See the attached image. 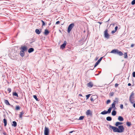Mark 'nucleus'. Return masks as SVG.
Segmentation results:
<instances>
[{"label":"nucleus","instance_id":"51","mask_svg":"<svg viewBox=\"0 0 135 135\" xmlns=\"http://www.w3.org/2000/svg\"><path fill=\"white\" fill-rule=\"evenodd\" d=\"M133 106L134 108H135V103L133 104Z\"/></svg>","mask_w":135,"mask_h":135},{"label":"nucleus","instance_id":"30","mask_svg":"<svg viewBox=\"0 0 135 135\" xmlns=\"http://www.w3.org/2000/svg\"><path fill=\"white\" fill-rule=\"evenodd\" d=\"M20 107L19 106L17 105L16 106V109L17 110H18L20 109Z\"/></svg>","mask_w":135,"mask_h":135},{"label":"nucleus","instance_id":"46","mask_svg":"<svg viewBox=\"0 0 135 135\" xmlns=\"http://www.w3.org/2000/svg\"><path fill=\"white\" fill-rule=\"evenodd\" d=\"M113 93H112L110 94V96H113Z\"/></svg>","mask_w":135,"mask_h":135},{"label":"nucleus","instance_id":"18","mask_svg":"<svg viewBox=\"0 0 135 135\" xmlns=\"http://www.w3.org/2000/svg\"><path fill=\"white\" fill-rule=\"evenodd\" d=\"M24 112L23 111L20 112L19 116V118H22V115L24 114Z\"/></svg>","mask_w":135,"mask_h":135},{"label":"nucleus","instance_id":"33","mask_svg":"<svg viewBox=\"0 0 135 135\" xmlns=\"http://www.w3.org/2000/svg\"><path fill=\"white\" fill-rule=\"evenodd\" d=\"M84 118V116H81L79 117V120H83V119Z\"/></svg>","mask_w":135,"mask_h":135},{"label":"nucleus","instance_id":"54","mask_svg":"<svg viewBox=\"0 0 135 135\" xmlns=\"http://www.w3.org/2000/svg\"><path fill=\"white\" fill-rule=\"evenodd\" d=\"M117 99V98H115V99Z\"/></svg>","mask_w":135,"mask_h":135},{"label":"nucleus","instance_id":"9","mask_svg":"<svg viewBox=\"0 0 135 135\" xmlns=\"http://www.w3.org/2000/svg\"><path fill=\"white\" fill-rule=\"evenodd\" d=\"M110 111L109 109H108V110L107 111L105 110L104 111L102 112L101 113V114L103 115H104L107 113H110Z\"/></svg>","mask_w":135,"mask_h":135},{"label":"nucleus","instance_id":"6","mask_svg":"<svg viewBox=\"0 0 135 135\" xmlns=\"http://www.w3.org/2000/svg\"><path fill=\"white\" fill-rule=\"evenodd\" d=\"M21 50L24 52L27 51V47L25 46H21L20 48Z\"/></svg>","mask_w":135,"mask_h":135},{"label":"nucleus","instance_id":"40","mask_svg":"<svg viewBox=\"0 0 135 135\" xmlns=\"http://www.w3.org/2000/svg\"><path fill=\"white\" fill-rule=\"evenodd\" d=\"M132 76L133 77H135V72H133Z\"/></svg>","mask_w":135,"mask_h":135},{"label":"nucleus","instance_id":"13","mask_svg":"<svg viewBox=\"0 0 135 135\" xmlns=\"http://www.w3.org/2000/svg\"><path fill=\"white\" fill-rule=\"evenodd\" d=\"M87 86L88 87L91 88L93 86V84L92 82H90L87 84Z\"/></svg>","mask_w":135,"mask_h":135},{"label":"nucleus","instance_id":"2","mask_svg":"<svg viewBox=\"0 0 135 135\" xmlns=\"http://www.w3.org/2000/svg\"><path fill=\"white\" fill-rule=\"evenodd\" d=\"M116 101H114L113 102L112 104L111 105L112 106L110 107L109 108V110L111 112V110L112 109H113L114 110H115L116 109V108L115 107V104H116Z\"/></svg>","mask_w":135,"mask_h":135},{"label":"nucleus","instance_id":"15","mask_svg":"<svg viewBox=\"0 0 135 135\" xmlns=\"http://www.w3.org/2000/svg\"><path fill=\"white\" fill-rule=\"evenodd\" d=\"M25 52L21 50L20 52V55L22 57L24 56L25 55Z\"/></svg>","mask_w":135,"mask_h":135},{"label":"nucleus","instance_id":"37","mask_svg":"<svg viewBox=\"0 0 135 135\" xmlns=\"http://www.w3.org/2000/svg\"><path fill=\"white\" fill-rule=\"evenodd\" d=\"M131 4L132 5H134L135 4V0H133L131 2Z\"/></svg>","mask_w":135,"mask_h":135},{"label":"nucleus","instance_id":"41","mask_svg":"<svg viewBox=\"0 0 135 135\" xmlns=\"http://www.w3.org/2000/svg\"><path fill=\"white\" fill-rule=\"evenodd\" d=\"M120 108L121 109H122L123 108V105L122 104H121L120 105Z\"/></svg>","mask_w":135,"mask_h":135},{"label":"nucleus","instance_id":"53","mask_svg":"<svg viewBox=\"0 0 135 135\" xmlns=\"http://www.w3.org/2000/svg\"><path fill=\"white\" fill-rule=\"evenodd\" d=\"M98 23H99L100 24H101L102 23V22H98Z\"/></svg>","mask_w":135,"mask_h":135},{"label":"nucleus","instance_id":"48","mask_svg":"<svg viewBox=\"0 0 135 135\" xmlns=\"http://www.w3.org/2000/svg\"><path fill=\"white\" fill-rule=\"evenodd\" d=\"M118 84H117V83H116L115 84V86L116 87H117V86L118 85Z\"/></svg>","mask_w":135,"mask_h":135},{"label":"nucleus","instance_id":"16","mask_svg":"<svg viewBox=\"0 0 135 135\" xmlns=\"http://www.w3.org/2000/svg\"><path fill=\"white\" fill-rule=\"evenodd\" d=\"M116 114V112L115 110H113L112 112V115L113 116H115Z\"/></svg>","mask_w":135,"mask_h":135},{"label":"nucleus","instance_id":"10","mask_svg":"<svg viewBox=\"0 0 135 135\" xmlns=\"http://www.w3.org/2000/svg\"><path fill=\"white\" fill-rule=\"evenodd\" d=\"M67 44V42L66 41H64L63 44L61 45L60 48L62 49H63L65 47Z\"/></svg>","mask_w":135,"mask_h":135},{"label":"nucleus","instance_id":"27","mask_svg":"<svg viewBox=\"0 0 135 135\" xmlns=\"http://www.w3.org/2000/svg\"><path fill=\"white\" fill-rule=\"evenodd\" d=\"M4 102L5 103V104L7 105H10V104L9 103L8 101L7 100H5Z\"/></svg>","mask_w":135,"mask_h":135},{"label":"nucleus","instance_id":"14","mask_svg":"<svg viewBox=\"0 0 135 135\" xmlns=\"http://www.w3.org/2000/svg\"><path fill=\"white\" fill-rule=\"evenodd\" d=\"M94 97H97V96L95 95L92 96L90 97V100L92 102H93L94 100Z\"/></svg>","mask_w":135,"mask_h":135},{"label":"nucleus","instance_id":"1","mask_svg":"<svg viewBox=\"0 0 135 135\" xmlns=\"http://www.w3.org/2000/svg\"><path fill=\"white\" fill-rule=\"evenodd\" d=\"M109 127L110 128L113 129V132H114L122 133L124 131V129L123 126L122 125L119 126L118 128L110 125H109Z\"/></svg>","mask_w":135,"mask_h":135},{"label":"nucleus","instance_id":"24","mask_svg":"<svg viewBox=\"0 0 135 135\" xmlns=\"http://www.w3.org/2000/svg\"><path fill=\"white\" fill-rule=\"evenodd\" d=\"M117 54L119 55L120 56H121L123 55V53L122 52L119 51L118 50Z\"/></svg>","mask_w":135,"mask_h":135},{"label":"nucleus","instance_id":"42","mask_svg":"<svg viewBox=\"0 0 135 135\" xmlns=\"http://www.w3.org/2000/svg\"><path fill=\"white\" fill-rule=\"evenodd\" d=\"M110 102V100H108L107 101V104H108Z\"/></svg>","mask_w":135,"mask_h":135},{"label":"nucleus","instance_id":"11","mask_svg":"<svg viewBox=\"0 0 135 135\" xmlns=\"http://www.w3.org/2000/svg\"><path fill=\"white\" fill-rule=\"evenodd\" d=\"M118 50L117 49H114L112 50L110 52V53H113L115 54H117Z\"/></svg>","mask_w":135,"mask_h":135},{"label":"nucleus","instance_id":"22","mask_svg":"<svg viewBox=\"0 0 135 135\" xmlns=\"http://www.w3.org/2000/svg\"><path fill=\"white\" fill-rule=\"evenodd\" d=\"M35 32L37 34L39 35L40 33L41 30L40 31L38 29H37L35 30Z\"/></svg>","mask_w":135,"mask_h":135},{"label":"nucleus","instance_id":"32","mask_svg":"<svg viewBox=\"0 0 135 135\" xmlns=\"http://www.w3.org/2000/svg\"><path fill=\"white\" fill-rule=\"evenodd\" d=\"M33 97L37 101H38V99L37 98V97L36 95H33Z\"/></svg>","mask_w":135,"mask_h":135},{"label":"nucleus","instance_id":"28","mask_svg":"<svg viewBox=\"0 0 135 135\" xmlns=\"http://www.w3.org/2000/svg\"><path fill=\"white\" fill-rule=\"evenodd\" d=\"M13 95L16 96L17 97H18L17 94L16 92H13Z\"/></svg>","mask_w":135,"mask_h":135},{"label":"nucleus","instance_id":"12","mask_svg":"<svg viewBox=\"0 0 135 135\" xmlns=\"http://www.w3.org/2000/svg\"><path fill=\"white\" fill-rule=\"evenodd\" d=\"M134 93L133 92L131 93L129 97V100H131V99H133L134 97Z\"/></svg>","mask_w":135,"mask_h":135},{"label":"nucleus","instance_id":"49","mask_svg":"<svg viewBox=\"0 0 135 135\" xmlns=\"http://www.w3.org/2000/svg\"><path fill=\"white\" fill-rule=\"evenodd\" d=\"M73 132H75L74 131H71L70 132H69V133H72Z\"/></svg>","mask_w":135,"mask_h":135},{"label":"nucleus","instance_id":"52","mask_svg":"<svg viewBox=\"0 0 135 135\" xmlns=\"http://www.w3.org/2000/svg\"><path fill=\"white\" fill-rule=\"evenodd\" d=\"M79 96H82V95L81 94H80L79 95Z\"/></svg>","mask_w":135,"mask_h":135},{"label":"nucleus","instance_id":"44","mask_svg":"<svg viewBox=\"0 0 135 135\" xmlns=\"http://www.w3.org/2000/svg\"><path fill=\"white\" fill-rule=\"evenodd\" d=\"M116 31H115V30H113V31H112L111 33L112 34H113V33H115Z\"/></svg>","mask_w":135,"mask_h":135},{"label":"nucleus","instance_id":"43","mask_svg":"<svg viewBox=\"0 0 135 135\" xmlns=\"http://www.w3.org/2000/svg\"><path fill=\"white\" fill-rule=\"evenodd\" d=\"M118 28V27L117 26H116L115 27V31H116L117 30V29Z\"/></svg>","mask_w":135,"mask_h":135},{"label":"nucleus","instance_id":"34","mask_svg":"<svg viewBox=\"0 0 135 135\" xmlns=\"http://www.w3.org/2000/svg\"><path fill=\"white\" fill-rule=\"evenodd\" d=\"M41 21L42 22V26H44L46 24H45V22L43 21L42 20H41Z\"/></svg>","mask_w":135,"mask_h":135},{"label":"nucleus","instance_id":"25","mask_svg":"<svg viewBox=\"0 0 135 135\" xmlns=\"http://www.w3.org/2000/svg\"><path fill=\"white\" fill-rule=\"evenodd\" d=\"M3 123H4V126H6L7 124V121L6 119H3Z\"/></svg>","mask_w":135,"mask_h":135},{"label":"nucleus","instance_id":"17","mask_svg":"<svg viewBox=\"0 0 135 135\" xmlns=\"http://www.w3.org/2000/svg\"><path fill=\"white\" fill-rule=\"evenodd\" d=\"M118 119L120 121H122L123 120V118L122 116H119L118 118Z\"/></svg>","mask_w":135,"mask_h":135},{"label":"nucleus","instance_id":"8","mask_svg":"<svg viewBox=\"0 0 135 135\" xmlns=\"http://www.w3.org/2000/svg\"><path fill=\"white\" fill-rule=\"evenodd\" d=\"M103 58V57H100L99 59L96 62L94 66V67H96L98 65V64L99 63L100 61L102 60Z\"/></svg>","mask_w":135,"mask_h":135},{"label":"nucleus","instance_id":"7","mask_svg":"<svg viewBox=\"0 0 135 135\" xmlns=\"http://www.w3.org/2000/svg\"><path fill=\"white\" fill-rule=\"evenodd\" d=\"M86 114L87 115H89L90 116H92V112L90 110H88L86 112Z\"/></svg>","mask_w":135,"mask_h":135},{"label":"nucleus","instance_id":"20","mask_svg":"<svg viewBox=\"0 0 135 135\" xmlns=\"http://www.w3.org/2000/svg\"><path fill=\"white\" fill-rule=\"evenodd\" d=\"M12 126L14 127H16L17 126V123L16 122V121H13L12 122Z\"/></svg>","mask_w":135,"mask_h":135},{"label":"nucleus","instance_id":"35","mask_svg":"<svg viewBox=\"0 0 135 135\" xmlns=\"http://www.w3.org/2000/svg\"><path fill=\"white\" fill-rule=\"evenodd\" d=\"M129 100L131 103L133 104V99H131V100L129 99Z\"/></svg>","mask_w":135,"mask_h":135},{"label":"nucleus","instance_id":"21","mask_svg":"<svg viewBox=\"0 0 135 135\" xmlns=\"http://www.w3.org/2000/svg\"><path fill=\"white\" fill-rule=\"evenodd\" d=\"M122 124V123L119 122H117L115 124V126L116 127L118 126L119 125H121Z\"/></svg>","mask_w":135,"mask_h":135},{"label":"nucleus","instance_id":"39","mask_svg":"<svg viewBox=\"0 0 135 135\" xmlns=\"http://www.w3.org/2000/svg\"><path fill=\"white\" fill-rule=\"evenodd\" d=\"M2 133L4 135H7L6 133L4 131H2Z\"/></svg>","mask_w":135,"mask_h":135},{"label":"nucleus","instance_id":"31","mask_svg":"<svg viewBox=\"0 0 135 135\" xmlns=\"http://www.w3.org/2000/svg\"><path fill=\"white\" fill-rule=\"evenodd\" d=\"M124 58H126L127 57V53L126 52L124 53Z\"/></svg>","mask_w":135,"mask_h":135},{"label":"nucleus","instance_id":"19","mask_svg":"<svg viewBox=\"0 0 135 135\" xmlns=\"http://www.w3.org/2000/svg\"><path fill=\"white\" fill-rule=\"evenodd\" d=\"M34 50V49L32 48H30L28 50V52L30 53L33 52Z\"/></svg>","mask_w":135,"mask_h":135},{"label":"nucleus","instance_id":"23","mask_svg":"<svg viewBox=\"0 0 135 135\" xmlns=\"http://www.w3.org/2000/svg\"><path fill=\"white\" fill-rule=\"evenodd\" d=\"M49 33V31L47 29H45V30L44 34L46 35H48Z\"/></svg>","mask_w":135,"mask_h":135},{"label":"nucleus","instance_id":"38","mask_svg":"<svg viewBox=\"0 0 135 135\" xmlns=\"http://www.w3.org/2000/svg\"><path fill=\"white\" fill-rule=\"evenodd\" d=\"M7 90L9 92V93H10L11 92V90L10 88H8L7 89Z\"/></svg>","mask_w":135,"mask_h":135},{"label":"nucleus","instance_id":"4","mask_svg":"<svg viewBox=\"0 0 135 135\" xmlns=\"http://www.w3.org/2000/svg\"><path fill=\"white\" fill-rule=\"evenodd\" d=\"M108 30H106L104 31V36L105 38L108 39L109 38V35L108 33Z\"/></svg>","mask_w":135,"mask_h":135},{"label":"nucleus","instance_id":"3","mask_svg":"<svg viewBox=\"0 0 135 135\" xmlns=\"http://www.w3.org/2000/svg\"><path fill=\"white\" fill-rule=\"evenodd\" d=\"M74 26V23H72L69 26L68 28V32L69 33L70 32Z\"/></svg>","mask_w":135,"mask_h":135},{"label":"nucleus","instance_id":"26","mask_svg":"<svg viewBox=\"0 0 135 135\" xmlns=\"http://www.w3.org/2000/svg\"><path fill=\"white\" fill-rule=\"evenodd\" d=\"M106 119L107 121H110L112 120V118L110 117H108L106 118Z\"/></svg>","mask_w":135,"mask_h":135},{"label":"nucleus","instance_id":"47","mask_svg":"<svg viewBox=\"0 0 135 135\" xmlns=\"http://www.w3.org/2000/svg\"><path fill=\"white\" fill-rule=\"evenodd\" d=\"M134 46V44H131V47H133Z\"/></svg>","mask_w":135,"mask_h":135},{"label":"nucleus","instance_id":"36","mask_svg":"<svg viewBox=\"0 0 135 135\" xmlns=\"http://www.w3.org/2000/svg\"><path fill=\"white\" fill-rule=\"evenodd\" d=\"M90 95H91L90 94H89L87 95H86V99H88Z\"/></svg>","mask_w":135,"mask_h":135},{"label":"nucleus","instance_id":"29","mask_svg":"<svg viewBox=\"0 0 135 135\" xmlns=\"http://www.w3.org/2000/svg\"><path fill=\"white\" fill-rule=\"evenodd\" d=\"M126 124L128 126H130L131 125V123L129 122H127L126 123Z\"/></svg>","mask_w":135,"mask_h":135},{"label":"nucleus","instance_id":"45","mask_svg":"<svg viewBox=\"0 0 135 135\" xmlns=\"http://www.w3.org/2000/svg\"><path fill=\"white\" fill-rule=\"evenodd\" d=\"M60 21H57L56 22V24H57V25L58 24H59V23H60Z\"/></svg>","mask_w":135,"mask_h":135},{"label":"nucleus","instance_id":"5","mask_svg":"<svg viewBox=\"0 0 135 135\" xmlns=\"http://www.w3.org/2000/svg\"><path fill=\"white\" fill-rule=\"evenodd\" d=\"M45 135H49V128L45 127L44 131Z\"/></svg>","mask_w":135,"mask_h":135},{"label":"nucleus","instance_id":"50","mask_svg":"<svg viewBox=\"0 0 135 135\" xmlns=\"http://www.w3.org/2000/svg\"><path fill=\"white\" fill-rule=\"evenodd\" d=\"M128 85V86H130L131 85V84L130 83H129Z\"/></svg>","mask_w":135,"mask_h":135}]
</instances>
